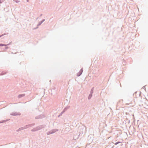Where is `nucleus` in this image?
I'll return each instance as SVG.
<instances>
[{
  "mask_svg": "<svg viewBox=\"0 0 148 148\" xmlns=\"http://www.w3.org/2000/svg\"><path fill=\"white\" fill-rule=\"evenodd\" d=\"M5 46V45L4 44H0V46Z\"/></svg>",
  "mask_w": 148,
  "mask_h": 148,
  "instance_id": "1",
  "label": "nucleus"
},
{
  "mask_svg": "<svg viewBox=\"0 0 148 148\" xmlns=\"http://www.w3.org/2000/svg\"><path fill=\"white\" fill-rule=\"evenodd\" d=\"M120 142H117V143H115V145H116L117 144H118V143H120Z\"/></svg>",
  "mask_w": 148,
  "mask_h": 148,
  "instance_id": "2",
  "label": "nucleus"
},
{
  "mask_svg": "<svg viewBox=\"0 0 148 148\" xmlns=\"http://www.w3.org/2000/svg\"><path fill=\"white\" fill-rule=\"evenodd\" d=\"M20 95H19V97H20Z\"/></svg>",
  "mask_w": 148,
  "mask_h": 148,
  "instance_id": "3",
  "label": "nucleus"
}]
</instances>
